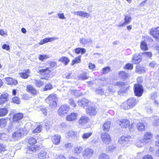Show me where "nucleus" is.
Instances as JSON below:
<instances>
[{
  "label": "nucleus",
  "mask_w": 159,
  "mask_h": 159,
  "mask_svg": "<svg viewBox=\"0 0 159 159\" xmlns=\"http://www.w3.org/2000/svg\"><path fill=\"white\" fill-rule=\"evenodd\" d=\"M75 52L77 54H79L81 53V54H84L86 52V50L83 48H77L74 50Z\"/></svg>",
  "instance_id": "nucleus-22"
},
{
  "label": "nucleus",
  "mask_w": 159,
  "mask_h": 159,
  "mask_svg": "<svg viewBox=\"0 0 159 159\" xmlns=\"http://www.w3.org/2000/svg\"><path fill=\"white\" fill-rule=\"evenodd\" d=\"M86 111L88 114L91 116L94 115L97 113L95 107L93 104H91L88 107Z\"/></svg>",
  "instance_id": "nucleus-9"
},
{
  "label": "nucleus",
  "mask_w": 159,
  "mask_h": 159,
  "mask_svg": "<svg viewBox=\"0 0 159 159\" xmlns=\"http://www.w3.org/2000/svg\"><path fill=\"white\" fill-rule=\"evenodd\" d=\"M7 150L6 147L2 144L0 143V153Z\"/></svg>",
  "instance_id": "nucleus-55"
},
{
  "label": "nucleus",
  "mask_w": 159,
  "mask_h": 159,
  "mask_svg": "<svg viewBox=\"0 0 159 159\" xmlns=\"http://www.w3.org/2000/svg\"><path fill=\"white\" fill-rule=\"evenodd\" d=\"M92 39L91 38L87 39L82 38L80 39V42L81 44L85 45L88 43H92Z\"/></svg>",
  "instance_id": "nucleus-20"
},
{
  "label": "nucleus",
  "mask_w": 159,
  "mask_h": 159,
  "mask_svg": "<svg viewBox=\"0 0 159 159\" xmlns=\"http://www.w3.org/2000/svg\"><path fill=\"white\" fill-rule=\"evenodd\" d=\"M125 85V83L122 82H117L115 84V86H118L119 87H123Z\"/></svg>",
  "instance_id": "nucleus-52"
},
{
  "label": "nucleus",
  "mask_w": 159,
  "mask_h": 159,
  "mask_svg": "<svg viewBox=\"0 0 159 159\" xmlns=\"http://www.w3.org/2000/svg\"><path fill=\"white\" fill-rule=\"evenodd\" d=\"M57 15L58 17L61 19H64L66 18L65 17L64 14L63 13H58Z\"/></svg>",
  "instance_id": "nucleus-63"
},
{
  "label": "nucleus",
  "mask_w": 159,
  "mask_h": 159,
  "mask_svg": "<svg viewBox=\"0 0 159 159\" xmlns=\"http://www.w3.org/2000/svg\"><path fill=\"white\" fill-rule=\"evenodd\" d=\"M51 71L49 70L48 68H46L45 69L39 70L38 71V72L41 75L44 74H48L50 73Z\"/></svg>",
  "instance_id": "nucleus-31"
},
{
  "label": "nucleus",
  "mask_w": 159,
  "mask_h": 159,
  "mask_svg": "<svg viewBox=\"0 0 159 159\" xmlns=\"http://www.w3.org/2000/svg\"><path fill=\"white\" fill-rule=\"evenodd\" d=\"M23 115L22 113H17L15 114L13 116V122H19V121L23 118Z\"/></svg>",
  "instance_id": "nucleus-13"
},
{
  "label": "nucleus",
  "mask_w": 159,
  "mask_h": 159,
  "mask_svg": "<svg viewBox=\"0 0 159 159\" xmlns=\"http://www.w3.org/2000/svg\"><path fill=\"white\" fill-rule=\"evenodd\" d=\"M81 56H79L78 57H76L74 60H73L72 62V65H73L76 63H80L81 61Z\"/></svg>",
  "instance_id": "nucleus-38"
},
{
  "label": "nucleus",
  "mask_w": 159,
  "mask_h": 159,
  "mask_svg": "<svg viewBox=\"0 0 159 159\" xmlns=\"http://www.w3.org/2000/svg\"><path fill=\"white\" fill-rule=\"evenodd\" d=\"M7 94H3L0 96V105L3 104L6 102L7 100Z\"/></svg>",
  "instance_id": "nucleus-24"
},
{
  "label": "nucleus",
  "mask_w": 159,
  "mask_h": 159,
  "mask_svg": "<svg viewBox=\"0 0 159 159\" xmlns=\"http://www.w3.org/2000/svg\"><path fill=\"white\" fill-rule=\"evenodd\" d=\"M140 47L141 49L143 51H146L148 49L147 44L144 40L141 42Z\"/></svg>",
  "instance_id": "nucleus-26"
},
{
  "label": "nucleus",
  "mask_w": 159,
  "mask_h": 159,
  "mask_svg": "<svg viewBox=\"0 0 159 159\" xmlns=\"http://www.w3.org/2000/svg\"><path fill=\"white\" fill-rule=\"evenodd\" d=\"M44 125L45 128L47 129H49L51 126V124L50 122L47 120L44 121Z\"/></svg>",
  "instance_id": "nucleus-48"
},
{
  "label": "nucleus",
  "mask_w": 159,
  "mask_h": 159,
  "mask_svg": "<svg viewBox=\"0 0 159 159\" xmlns=\"http://www.w3.org/2000/svg\"><path fill=\"white\" fill-rule=\"evenodd\" d=\"M76 134V132H75L72 131H70L67 133L66 136L68 139L74 138Z\"/></svg>",
  "instance_id": "nucleus-28"
},
{
  "label": "nucleus",
  "mask_w": 159,
  "mask_h": 159,
  "mask_svg": "<svg viewBox=\"0 0 159 159\" xmlns=\"http://www.w3.org/2000/svg\"><path fill=\"white\" fill-rule=\"evenodd\" d=\"M89 120L88 117L85 116H82L80 118L79 123L80 125H84L87 124Z\"/></svg>",
  "instance_id": "nucleus-16"
},
{
  "label": "nucleus",
  "mask_w": 159,
  "mask_h": 159,
  "mask_svg": "<svg viewBox=\"0 0 159 159\" xmlns=\"http://www.w3.org/2000/svg\"><path fill=\"white\" fill-rule=\"evenodd\" d=\"M143 92V86L139 84L134 85V92L135 95L138 97H140Z\"/></svg>",
  "instance_id": "nucleus-4"
},
{
  "label": "nucleus",
  "mask_w": 159,
  "mask_h": 159,
  "mask_svg": "<svg viewBox=\"0 0 159 159\" xmlns=\"http://www.w3.org/2000/svg\"><path fill=\"white\" fill-rule=\"evenodd\" d=\"M92 134L91 133H85L83 135L82 137L83 139H87L89 138Z\"/></svg>",
  "instance_id": "nucleus-56"
},
{
  "label": "nucleus",
  "mask_w": 159,
  "mask_h": 159,
  "mask_svg": "<svg viewBox=\"0 0 159 159\" xmlns=\"http://www.w3.org/2000/svg\"><path fill=\"white\" fill-rule=\"evenodd\" d=\"M52 88V86L50 84H48L45 86L43 89L44 91H46L48 90H50Z\"/></svg>",
  "instance_id": "nucleus-51"
},
{
  "label": "nucleus",
  "mask_w": 159,
  "mask_h": 159,
  "mask_svg": "<svg viewBox=\"0 0 159 159\" xmlns=\"http://www.w3.org/2000/svg\"><path fill=\"white\" fill-rule=\"evenodd\" d=\"M7 124L6 119L4 118L0 119V128L4 127Z\"/></svg>",
  "instance_id": "nucleus-35"
},
{
  "label": "nucleus",
  "mask_w": 159,
  "mask_h": 159,
  "mask_svg": "<svg viewBox=\"0 0 159 159\" xmlns=\"http://www.w3.org/2000/svg\"><path fill=\"white\" fill-rule=\"evenodd\" d=\"M98 159H110V157L104 153H102L99 155Z\"/></svg>",
  "instance_id": "nucleus-45"
},
{
  "label": "nucleus",
  "mask_w": 159,
  "mask_h": 159,
  "mask_svg": "<svg viewBox=\"0 0 159 159\" xmlns=\"http://www.w3.org/2000/svg\"><path fill=\"white\" fill-rule=\"evenodd\" d=\"M8 112V110L6 108H0V117L5 116Z\"/></svg>",
  "instance_id": "nucleus-29"
},
{
  "label": "nucleus",
  "mask_w": 159,
  "mask_h": 159,
  "mask_svg": "<svg viewBox=\"0 0 159 159\" xmlns=\"http://www.w3.org/2000/svg\"><path fill=\"white\" fill-rule=\"evenodd\" d=\"M95 92L96 94L102 95L104 94V90L103 89L99 88L96 90Z\"/></svg>",
  "instance_id": "nucleus-46"
},
{
  "label": "nucleus",
  "mask_w": 159,
  "mask_h": 159,
  "mask_svg": "<svg viewBox=\"0 0 159 159\" xmlns=\"http://www.w3.org/2000/svg\"><path fill=\"white\" fill-rule=\"evenodd\" d=\"M111 124V122L109 121L106 122L103 125V130L104 131H108L110 129Z\"/></svg>",
  "instance_id": "nucleus-25"
},
{
  "label": "nucleus",
  "mask_w": 159,
  "mask_h": 159,
  "mask_svg": "<svg viewBox=\"0 0 159 159\" xmlns=\"http://www.w3.org/2000/svg\"><path fill=\"white\" fill-rule=\"evenodd\" d=\"M58 61L64 63L65 65H67L70 61V60L68 58L63 57L60 58Z\"/></svg>",
  "instance_id": "nucleus-23"
},
{
  "label": "nucleus",
  "mask_w": 159,
  "mask_h": 159,
  "mask_svg": "<svg viewBox=\"0 0 159 159\" xmlns=\"http://www.w3.org/2000/svg\"><path fill=\"white\" fill-rule=\"evenodd\" d=\"M125 22L121 24L118 25V27H121L124 26L125 25L129 24L131 21L132 19L130 16H129L127 15H125Z\"/></svg>",
  "instance_id": "nucleus-12"
},
{
  "label": "nucleus",
  "mask_w": 159,
  "mask_h": 159,
  "mask_svg": "<svg viewBox=\"0 0 159 159\" xmlns=\"http://www.w3.org/2000/svg\"><path fill=\"white\" fill-rule=\"evenodd\" d=\"M49 57V56L46 55H39V59L40 61H43L44 60L47 59Z\"/></svg>",
  "instance_id": "nucleus-43"
},
{
  "label": "nucleus",
  "mask_w": 159,
  "mask_h": 159,
  "mask_svg": "<svg viewBox=\"0 0 159 159\" xmlns=\"http://www.w3.org/2000/svg\"><path fill=\"white\" fill-rule=\"evenodd\" d=\"M57 98L55 94H51L48 97L45 101L50 106L54 107L57 106Z\"/></svg>",
  "instance_id": "nucleus-2"
},
{
  "label": "nucleus",
  "mask_w": 159,
  "mask_h": 159,
  "mask_svg": "<svg viewBox=\"0 0 159 159\" xmlns=\"http://www.w3.org/2000/svg\"><path fill=\"white\" fill-rule=\"evenodd\" d=\"M142 159H153V158L152 155L147 154L143 156Z\"/></svg>",
  "instance_id": "nucleus-54"
},
{
  "label": "nucleus",
  "mask_w": 159,
  "mask_h": 159,
  "mask_svg": "<svg viewBox=\"0 0 159 159\" xmlns=\"http://www.w3.org/2000/svg\"><path fill=\"white\" fill-rule=\"evenodd\" d=\"M127 101L130 109L132 108L138 102V101L134 98H131Z\"/></svg>",
  "instance_id": "nucleus-11"
},
{
  "label": "nucleus",
  "mask_w": 159,
  "mask_h": 159,
  "mask_svg": "<svg viewBox=\"0 0 159 159\" xmlns=\"http://www.w3.org/2000/svg\"><path fill=\"white\" fill-rule=\"evenodd\" d=\"M78 78L80 80H85L88 79L89 76L87 75L86 73L83 72L79 75Z\"/></svg>",
  "instance_id": "nucleus-27"
},
{
  "label": "nucleus",
  "mask_w": 159,
  "mask_h": 159,
  "mask_svg": "<svg viewBox=\"0 0 159 159\" xmlns=\"http://www.w3.org/2000/svg\"><path fill=\"white\" fill-rule=\"evenodd\" d=\"M131 138V137L130 136L127 134H125L122 136L120 138V139H128Z\"/></svg>",
  "instance_id": "nucleus-61"
},
{
  "label": "nucleus",
  "mask_w": 159,
  "mask_h": 159,
  "mask_svg": "<svg viewBox=\"0 0 159 159\" xmlns=\"http://www.w3.org/2000/svg\"><path fill=\"white\" fill-rule=\"evenodd\" d=\"M141 61V56L138 54H135L132 59L133 62L135 64H139Z\"/></svg>",
  "instance_id": "nucleus-19"
},
{
  "label": "nucleus",
  "mask_w": 159,
  "mask_h": 159,
  "mask_svg": "<svg viewBox=\"0 0 159 159\" xmlns=\"http://www.w3.org/2000/svg\"><path fill=\"white\" fill-rule=\"evenodd\" d=\"M157 66V64L154 61H152L150 63L149 66L152 68H154Z\"/></svg>",
  "instance_id": "nucleus-62"
},
{
  "label": "nucleus",
  "mask_w": 159,
  "mask_h": 159,
  "mask_svg": "<svg viewBox=\"0 0 159 159\" xmlns=\"http://www.w3.org/2000/svg\"><path fill=\"white\" fill-rule=\"evenodd\" d=\"M30 72V70L27 69L25 70L24 72L20 73V75L23 78L27 79L29 76Z\"/></svg>",
  "instance_id": "nucleus-21"
},
{
  "label": "nucleus",
  "mask_w": 159,
  "mask_h": 159,
  "mask_svg": "<svg viewBox=\"0 0 159 159\" xmlns=\"http://www.w3.org/2000/svg\"><path fill=\"white\" fill-rule=\"evenodd\" d=\"M22 134V133H21L20 130H19L14 132L12 134V136L13 138H19L21 136Z\"/></svg>",
  "instance_id": "nucleus-30"
},
{
  "label": "nucleus",
  "mask_w": 159,
  "mask_h": 159,
  "mask_svg": "<svg viewBox=\"0 0 159 159\" xmlns=\"http://www.w3.org/2000/svg\"><path fill=\"white\" fill-rule=\"evenodd\" d=\"M71 92L73 93L76 96H79L81 94V93L79 91L76 90H71Z\"/></svg>",
  "instance_id": "nucleus-49"
},
{
  "label": "nucleus",
  "mask_w": 159,
  "mask_h": 159,
  "mask_svg": "<svg viewBox=\"0 0 159 159\" xmlns=\"http://www.w3.org/2000/svg\"><path fill=\"white\" fill-rule=\"evenodd\" d=\"M110 68L108 67H106L102 69V73L104 74H106L110 71Z\"/></svg>",
  "instance_id": "nucleus-53"
},
{
  "label": "nucleus",
  "mask_w": 159,
  "mask_h": 159,
  "mask_svg": "<svg viewBox=\"0 0 159 159\" xmlns=\"http://www.w3.org/2000/svg\"><path fill=\"white\" fill-rule=\"evenodd\" d=\"M12 102L14 103H16V104H19L20 103V100L17 97H15L12 98Z\"/></svg>",
  "instance_id": "nucleus-50"
},
{
  "label": "nucleus",
  "mask_w": 159,
  "mask_h": 159,
  "mask_svg": "<svg viewBox=\"0 0 159 159\" xmlns=\"http://www.w3.org/2000/svg\"><path fill=\"white\" fill-rule=\"evenodd\" d=\"M83 150V148L81 147H77L75 148L74 151L73 152L74 154H78L80 153Z\"/></svg>",
  "instance_id": "nucleus-36"
},
{
  "label": "nucleus",
  "mask_w": 159,
  "mask_h": 159,
  "mask_svg": "<svg viewBox=\"0 0 159 159\" xmlns=\"http://www.w3.org/2000/svg\"><path fill=\"white\" fill-rule=\"evenodd\" d=\"M117 123L121 127L126 128L130 125L129 121L127 119H123L117 121Z\"/></svg>",
  "instance_id": "nucleus-6"
},
{
  "label": "nucleus",
  "mask_w": 159,
  "mask_h": 159,
  "mask_svg": "<svg viewBox=\"0 0 159 159\" xmlns=\"http://www.w3.org/2000/svg\"><path fill=\"white\" fill-rule=\"evenodd\" d=\"M150 33L157 40L159 41V27L152 29Z\"/></svg>",
  "instance_id": "nucleus-8"
},
{
  "label": "nucleus",
  "mask_w": 159,
  "mask_h": 159,
  "mask_svg": "<svg viewBox=\"0 0 159 159\" xmlns=\"http://www.w3.org/2000/svg\"><path fill=\"white\" fill-rule=\"evenodd\" d=\"M142 55L144 57L150 58L152 57V54L150 52H146L143 53Z\"/></svg>",
  "instance_id": "nucleus-47"
},
{
  "label": "nucleus",
  "mask_w": 159,
  "mask_h": 159,
  "mask_svg": "<svg viewBox=\"0 0 159 159\" xmlns=\"http://www.w3.org/2000/svg\"><path fill=\"white\" fill-rule=\"evenodd\" d=\"M78 104L79 106L84 108H86L88 106H89L91 105V102L87 99L83 98L82 100L78 101Z\"/></svg>",
  "instance_id": "nucleus-5"
},
{
  "label": "nucleus",
  "mask_w": 159,
  "mask_h": 159,
  "mask_svg": "<svg viewBox=\"0 0 159 159\" xmlns=\"http://www.w3.org/2000/svg\"><path fill=\"white\" fill-rule=\"evenodd\" d=\"M26 89L28 92L31 93L33 95H35L37 93L35 89L32 85H27Z\"/></svg>",
  "instance_id": "nucleus-18"
},
{
  "label": "nucleus",
  "mask_w": 159,
  "mask_h": 159,
  "mask_svg": "<svg viewBox=\"0 0 159 159\" xmlns=\"http://www.w3.org/2000/svg\"><path fill=\"white\" fill-rule=\"evenodd\" d=\"M78 115L77 113H72L67 116L66 120L68 121H72L77 119Z\"/></svg>",
  "instance_id": "nucleus-15"
},
{
  "label": "nucleus",
  "mask_w": 159,
  "mask_h": 159,
  "mask_svg": "<svg viewBox=\"0 0 159 159\" xmlns=\"http://www.w3.org/2000/svg\"><path fill=\"white\" fill-rule=\"evenodd\" d=\"M57 39V38L55 37L46 38L41 40L39 42V44L42 45L48 42H51Z\"/></svg>",
  "instance_id": "nucleus-17"
},
{
  "label": "nucleus",
  "mask_w": 159,
  "mask_h": 159,
  "mask_svg": "<svg viewBox=\"0 0 159 159\" xmlns=\"http://www.w3.org/2000/svg\"><path fill=\"white\" fill-rule=\"evenodd\" d=\"M69 102L70 104L72 107H75L76 106V104L75 103L74 101L72 99H69Z\"/></svg>",
  "instance_id": "nucleus-57"
},
{
  "label": "nucleus",
  "mask_w": 159,
  "mask_h": 159,
  "mask_svg": "<svg viewBox=\"0 0 159 159\" xmlns=\"http://www.w3.org/2000/svg\"><path fill=\"white\" fill-rule=\"evenodd\" d=\"M42 129V126L40 125H38L36 128L33 130L34 133H39L41 132Z\"/></svg>",
  "instance_id": "nucleus-44"
},
{
  "label": "nucleus",
  "mask_w": 159,
  "mask_h": 159,
  "mask_svg": "<svg viewBox=\"0 0 159 159\" xmlns=\"http://www.w3.org/2000/svg\"><path fill=\"white\" fill-rule=\"evenodd\" d=\"M28 143L29 145L26 148V153L32 154L40 150V146L34 145L37 143L36 140H29Z\"/></svg>",
  "instance_id": "nucleus-1"
},
{
  "label": "nucleus",
  "mask_w": 159,
  "mask_h": 159,
  "mask_svg": "<svg viewBox=\"0 0 159 159\" xmlns=\"http://www.w3.org/2000/svg\"><path fill=\"white\" fill-rule=\"evenodd\" d=\"M33 82L38 87H40L43 85V82L39 80H34Z\"/></svg>",
  "instance_id": "nucleus-32"
},
{
  "label": "nucleus",
  "mask_w": 159,
  "mask_h": 159,
  "mask_svg": "<svg viewBox=\"0 0 159 159\" xmlns=\"http://www.w3.org/2000/svg\"><path fill=\"white\" fill-rule=\"evenodd\" d=\"M93 153V151L92 149L87 148L84 150L82 155L84 157L89 158L92 156Z\"/></svg>",
  "instance_id": "nucleus-7"
},
{
  "label": "nucleus",
  "mask_w": 159,
  "mask_h": 159,
  "mask_svg": "<svg viewBox=\"0 0 159 159\" xmlns=\"http://www.w3.org/2000/svg\"><path fill=\"white\" fill-rule=\"evenodd\" d=\"M102 139H111L110 135L106 133H103L101 134Z\"/></svg>",
  "instance_id": "nucleus-42"
},
{
  "label": "nucleus",
  "mask_w": 159,
  "mask_h": 159,
  "mask_svg": "<svg viewBox=\"0 0 159 159\" xmlns=\"http://www.w3.org/2000/svg\"><path fill=\"white\" fill-rule=\"evenodd\" d=\"M38 157L39 159H45L47 158L46 153L44 151L38 153Z\"/></svg>",
  "instance_id": "nucleus-34"
},
{
  "label": "nucleus",
  "mask_w": 159,
  "mask_h": 159,
  "mask_svg": "<svg viewBox=\"0 0 159 159\" xmlns=\"http://www.w3.org/2000/svg\"><path fill=\"white\" fill-rule=\"evenodd\" d=\"M120 107L121 109L125 110H129L130 109V107L129 106V104L127 101L122 103Z\"/></svg>",
  "instance_id": "nucleus-33"
},
{
  "label": "nucleus",
  "mask_w": 159,
  "mask_h": 159,
  "mask_svg": "<svg viewBox=\"0 0 159 159\" xmlns=\"http://www.w3.org/2000/svg\"><path fill=\"white\" fill-rule=\"evenodd\" d=\"M95 66L94 64H93L91 63H89V67L90 69L93 70H94Z\"/></svg>",
  "instance_id": "nucleus-59"
},
{
  "label": "nucleus",
  "mask_w": 159,
  "mask_h": 159,
  "mask_svg": "<svg viewBox=\"0 0 159 159\" xmlns=\"http://www.w3.org/2000/svg\"><path fill=\"white\" fill-rule=\"evenodd\" d=\"M73 13L74 15L84 17L88 18V17L91 16V15L90 14L83 11H74L73 12Z\"/></svg>",
  "instance_id": "nucleus-10"
},
{
  "label": "nucleus",
  "mask_w": 159,
  "mask_h": 159,
  "mask_svg": "<svg viewBox=\"0 0 159 159\" xmlns=\"http://www.w3.org/2000/svg\"><path fill=\"white\" fill-rule=\"evenodd\" d=\"M70 109L69 107L66 105H62L60 106L58 110V115L63 117L67 114Z\"/></svg>",
  "instance_id": "nucleus-3"
},
{
  "label": "nucleus",
  "mask_w": 159,
  "mask_h": 159,
  "mask_svg": "<svg viewBox=\"0 0 159 159\" xmlns=\"http://www.w3.org/2000/svg\"><path fill=\"white\" fill-rule=\"evenodd\" d=\"M119 76L124 79L127 78L128 76V74L125 73L124 71L120 72Z\"/></svg>",
  "instance_id": "nucleus-39"
},
{
  "label": "nucleus",
  "mask_w": 159,
  "mask_h": 159,
  "mask_svg": "<svg viewBox=\"0 0 159 159\" xmlns=\"http://www.w3.org/2000/svg\"><path fill=\"white\" fill-rule=\"evenodd\" d=\"M125 67L127 69L132 70L133 68V65L132 64L128 63L125 65Z\"/></svg>",
  "instance_id": "nucleus-58"
},
{
  "label": "nucleus",
  "mask_w": 159,
  "mask_h": 159,
  "mask_svg": "<svg viewBox=\"0 0 159 159\" xmlns=\"http://www.w3.org/2000/svg\"><path fill=\"white\" fill-rule=\"evenodd\" d=\"M55 159H66V158L64 155L60 154L57 156Z\"/></svg>",
  "instance_id": "nucleus-60"
},
{
  "label": "nucleus",
  "mask_w": 159,
  "mask_h": 159,
  "mask_svg": "<svg viewBox=\"0 0 159 159\" xmlns=\"http://www.w3.org/2000/svg\"><path fill=\"white\" fill-rule=\"evenodd\" d=\"M2 48L3 49H5L7 50L8 51L10 49V47L9 45H8L6 44H4L3 45Z\"/></svg>",
  "instance_id": "nucleus-64"
},
{
  "label": "nucleus",
  "mask_w": 159,
  "mask_h": 159,
  "mask_svg": "<svg viewBox=\"0 0 159 159\" xmlns=\"http://www.w3.org/2000/svg\"><path fill=\"white\" fill-rule=\"evenodd\" d=\"M34 123L32 124L30 122H28L25 125V127L28 129H32L34 128Z\"/></svg>",
  "instance_id": "nucleus-41"
},
{
  "label": "nucleus",
  "mask_w": 159,
  "mask_h": 159,
  "mask_svg": "<svg viewBox=\"0 0 159 159\" xmlns=\"http://www.w3.org/2000/svg\"><path fill=\"white\" fill-rule=\"evenodd\" d=\"M5 80L6 81V83L10 85H15L18 83L17 80L13 79L11 77L6 78Z\"/></svg>",
  "instance_id": "nucleus-14"
},
{
  "label": "nucleus",
  "mask_w": 159,
  "mask_h": 159,
  "mask_svg": "<svg viewBox=\"0 0 159 159\" xmlns=\"http://www.w3.org/2000/svg\"><path fill=\"white\" fill-rule=\"evenodd\" d=\"M137 128L139 130L142 131L144 130L145 126L143 123H139L137 125Z\"/></svg>",
  "instance_id": "nucleus-40"
},
{
  "label": "nucleus",
  "mask_w": 159,
  "mask_h": 159,
  "mask_svg": "<svg viewBox=\"0 0 159 159\" xmlns=\"http://www.w3.org/2000/svg\"><path fill=\"white\" fill-rule=\"evenodd\" d=\"M152 134L151 132H146L144 135L143 139H151L152 138Z\"/></svg>",
  "instance_id": "nucleus-37"
}]
</instances>
